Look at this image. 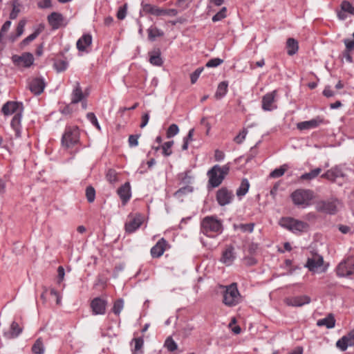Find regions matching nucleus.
I'll use <instances>...</instances> for the list:
<instances>
[{
	"label": "nucleus",
	"instance_id": "obj_1",
	"mask_svg": "<svg viewBox=\"0 0 354 354\" xmlns=\"http://www.w3.org/2000/svg\"><path fill=\"white\" fill-rule=\"evenodd\" d=\"M223 290V304L227 307H234L242 301V296L238 289V285L234 282L230 285H220Z\"/></svg>",
	"mask_w": 354,
	"mask_h": 354
},
{
	"label": "nucleus",
	"instance_id": "obj_2",
	"mask_svg": "<svg viewBox=\"0 0 354 354\" xmlns=\"http://www.w3.org/2000/svg\"><path fill=\"white\" fill-rule=\"evenodd\" d=\"M201 232L208 237L214 238L222 233V223L215 216H205L201 223Z\"/></svg>",
	"mask_w": 354,
	"mask_h": 354
},
{
	"label": "nucleus",
	"instance_id": "obj_3",
	"mask_svg": "<svg viewBox=\"0 0 354 354\" xmlns=\"http://www.w3.org/2000/svg\"><path fill=\"white\" fill-rule=\"evenodd\" d=\"M230 166L227 163L222 167L218 165L213 166L208 171L207 176L209 177L208 184L212 187H218L228 174Z\"/></svg>",
	"mask_w": 354,
	"mask_h": 354
},
{
	"label": "nucleus",
	"instance_id": "obj_4",
	"mask_svg": "<svg viewBox=\"0 0 354 354\" xmlns=\"http://www.w3.org/2000/svg\"><path fill=\"white\" fill-rule=\"evenodd\" d=\"M290 197L294 205L305 208L311 204L315 195L310 189H298L291 194Z\"/></svg>",
	"mask_w": 354,
	"mask_h": 354
},
{
	"label": "nucleus",
	"instance_id": "obj_5",
	"mask_svg": "<svg viewBox=\"0 0 354 354\" xmlns=\"http://www.w3.org/2000/svg\"><path fill=\"white\" fill-rule=\"evenodd\" d=\"M279 224L282 227L295 234L306 232L309 228V225L307 223L292 217L281 218Z\"/></svg>",
	"mask_w": 354,
	"mask_h": 354
},
{
	"label": "nucleus",
	"instance_id": "obj_6",
	"mask_svg": "<svg viewBox=\"0 0 354 354\" xmlns=\"http://www.w3.org/2000/svg\"><path fill=\"white\" fill-rule=\"evenodd\" d=\"M80 142V130L76 126L66 127L62 137V145L66 149L72 148Z\"/></svg>",
	"mask_w": 354,
	"mask_h": 354
},
{
	"label": "nucleus",
	"instance_id": "obj_7",
	"mask_svg": "<svg viewBox=\"0 0 354 354\" xmlns=\"http://www.w3.org/2000/svg\"><path fill=\"white\" fill-rule=\"evenodd\" d=\"M342 207V203L336 198H331L328 200H322L315 204V209L317 212L335 214Z\"/></svg>",
	"mask_w": 354,
	"mask_h": 354
},
{
	"label": "nucleus",
	"instance_id": "obj_8",
	"mask_svg": "<svg viewBox=\"0 0 354 354\" xmlns=\"http://www.w3.org/2000/svg\"><path fill=\"white\" fill-rule=\"evenodd\" d=\"M336 272L342 277L354 274V257H349L341 261L336 268Z\"/></svg>",
	"mask_w": 354,
	"mask_h": 354
},
{
	"label": "nucleus",
	"instance_id": "obj_9",
	"mask_svg": "<svg viewBox=\"0 0 354 354\" xmlns=\"http://www.w3.org/2000/svg\"><path fill=\"white\" fill-rule=\"evenodd\" d=\"M11 59L13 64L18 67L29 68L34 62V57L30 53H24L21 55H14Z\"/></svg>",
	"mask_w": 354,
	"mask_h": 354
},
{
	"label": "nucleus",
	"instance_id": "obj_10",
	"mask_svg": "<svg viewBox=\"0 0 354 354\" xmlns=\"http://www.w3.org/2000/svg\"><path fill=\"white\" fill-rule=\"evenodd\" d=\"M216 198L221 206H225L230 204L233 198V192L226 187H221L216 192Z\"/></svg>",
	"mask_w": 354,
	"mask_h": 354
},
{
	"label": "nucleus",
	"instance_id": "obj_11",
	"mask_svg": "<svg viewBox=\"0 0 354 354\" xmlns=\"http://www.w3.org/2000/svg\"><path fill=\"white\" fill-rule=\"evenodd\" d=\"M277 92L276 90L268 93L262 97V109L266 111H271L277 109L275 104Z\"/></svg>",
	"mask_w": 354,
	"mask_h": 354
},
{
	"label": "nucleus",
	"instance_id": "obj_12",
	"mask_svg": "<svg viewBox=\"0 0 354 354\" xmlns=\"http://www.w3.org/2000/svg\"><path fill=\"white\" fill-rule=\"evenodd\" d=\"M324 263L323 257L318 254H313L308 258L306 267L311 272H318L322 269Z\"/></svg>",
	"mask_w": 354,
	"mask_h": 354
},
{
	"label": "nucleus",
	"instance_id": "obj_13",
	"mask_svg": "<svg viewBox=\"0 0 354 354\" xmlns=\"http://www.w3.org/2000/svg\"><path fill=\"white\" fill-rule=\"evenodd\" d=\"M2 113L5 115H15L18 113H23L24 106L21 102L8 101L3 104L1 109Z\"/></svg>",
	"mask_w": 354,
	"mask_h": 354
},
{
	"label": "nucleus",
	"instance_id": "obj_14",
	"mask_svg": "<svg viewBox=\"0 0 354 354\" xmlns=\"http://www.w3.org/2000/svg\"><path fill=\"white\" fill-rule=\"evenodd\" d=\"M28 86L32 93L38 95L43 93L46 87V82L43 77H37L30 80Z\"/></svg>",
	"mask_w": 354,
	"mask_h": 354
},
{
	"label": "nucleus",
	"instance_id": "obj_15",
	"mask_svg": "<svg viewBox=\"0 0 354 354\" xmlns=\"http://www.w3.org/2000/svg\"><path fill=\"white\" fill-rule=\"evenodd\" d=\"M354 346V329L344 335L336 342V346L342 351H344L348 346Z\"/></svg>",
	"mask_w": 354,
	"mask_h": 354
},
{
	"label": "nucleus",
	"instance_id": "obj_16",
	"mask_svg": "<svg viewBox=\"0 0 354 354\" xmlns=\"http://www.w3.org/2000/svg\"><path fill=\"white\" fill-rule=\"evenodd\" d=\"M107 302L106 300L100 298L95 297L91 302V308L92 309L93 315H104L106 313V307Z\"/></svg>",
	"mask_w": 354,
	"mask_h": 354
},
{
	"label": "nucleus",
	"instance_id": "obj_17",
	"mask_svg": "<svg viewBox=\"0 0 354 354\" xmlns=\"http://www.w3.org/2000/svg\"><path fill=\"white\" fill-rule=\"evenodd\" d=\"M310 302V298L307 295H300L288 297L285 303L289 306L300 307Z\"/></svg>",
	"mask_w": 354,
	"mask_h": 354
},
{
	"label": "nucleus",
	"instance_id": "obj_18",
	"mask_svg": "<svg viewBox=\"0 0 354 354\" xmlns=\"http://www.w3.org/2000/svg\"><path fill=\"white\" fill-rule=\"evenodd\" d=\"M168 246L167 241L164 239L161 238L154 246L151 249V255L153 258L160 257Z\"/></svg>",
	"mask_w": 354,
	"mask_h": 354
},
{
	"label": "nucleus",
	"instance_id": "obj_19",
	"mask_svg": "<svg viewBox=\"0 0 354 354\" xmlns=\"http://www.w3.org/2000/svg\"><path fill=\"white\" fill-rule=\"evenodd\" d=\"M235 258L236 256L234 247L232 245H227L225 250L223 252L221 261L226 266H230Z\"/></svg>",
	"mask_w": 354,
	"mask_h": 354
},
{
	"label": "nucleus",
	"instance_id": "obj_20",
	"mask_svg": "<svg viewBox=\"0 0 354 354\" xmlns=\"http://www.w3.org/2000/svg\"><path fill=\"white\" fill-rule=\"evenodd\" d=\"M64 18L61 13L52 12L48 16V21L53 30L58 29L64 23Z\"/></svg>",
	"mask_w": 354,
	"mask_h": 354
},
{
	"label": "nucleus",
	"instance_id": "obj_21",
	"mask_svg": "<svg viewBox=\"0 0 354 354\" xmlns=\"http://www.w3.org/2000/svg\"><path fill=\"white\" fill-rule=\"evenodd\" d=\"M123 205H125L131 198V192L129 183H125L117 191Z\"/></svg>",
	"mask_w": 354,
	"mask_h": 354
},
{
	"label": "nucleus",
	"instance_id": "obj_22",
	"mask_svg": "<svg viewBox=\"0 0 354 354\" xmlns=\"http://www.w3.org/2000/svg\"><path fill=\"white\" fill-rule=\"evenodd\" d=\"M86 97V95L83 93L80 83L78 82H76L71 93V104H77L84 100Z\"/></svg>",
	"mask_w": 354,
	"mask_h": 354
},
{
	"label": "nucleus",
	"instance_id": "obj_23",
	"mask_svg": "<svg viewBox=\"0 0 354 354\" xmlns=\"http://www.w3.org/2000/svg\"><path fill=\"white\" fill-rule=\"evenodd\" d=\"M344 44H345V50L342 53V56L348 62L352 63V55L354 50V41L349 39H344Z\"/></svg>",
	"mask_w": 354,
	"mask_h": 354
},
{
	"label": "nucleus",
	"instance_id": "obj_24",
	"mask_svg": "<svg viewBox=\"0 0 354 354\" xmlns=\"http://www.w3.org/2000/svg\"><path fill=\"white\" fill-rule=\"evenodd\" d=\"M323 122V119L320 117L312 119L308 121L301 122L297 124V128L300 130L309 129L318 127Z\"/></svg>",
	"mask_w": 354,
	"mask_h": 354
},
{
	"label": "nucleus",
	"instance_id": "obj_25",
	"mask_svg": "<svg viewBox=\"0 0 354 354\" xmlns=\"http://www.w3.org/2000/svg\"><path fill=\"white\" fill-rule=\"evenodd\" d=\"M23 113H16L12 120H11V127L15 132V137L20 138L21 136V122L22 118Z\"/></svg>",
	"mask_w": 354,
	"mask_h": 354
},
{
	"label": "nucleus",
	"instance_id": "obj_26",
	"mask_svg": "<svg viewBox=\"0 0 354 354\" xmlns=\"http://www.w3.org/2000/svg\"><path fill=\"white\" fill-rule=\"evenodd\" d=\"M92 44V36L90 34L83 35L77 41L76 46L79 51H84Z\"/></svg>",
	"mask_w": 354,
	"mask_h": 354
},
{
	"label": "nucleus",
	"instance_id": "obj_27",
	"mask_svg": "<svg viewBox=\"0 0 354 354\" xmlns=\"http://www.w3.org/2000/svg\"><path fill=\"white\" fill-rule=\"evenodd\" d=\"M23 331V328L19 326L18 323L12 322L10 330L8 332L4 333V336L7 339H14L17 337Z\"/></svg>",
	"mask_w": 354,
	"mask_h": 354
},
{
	"label": "nucleus",
	"instance_id": "obj_28",
	"mask_svg": "<svg viewBox=\"0 0 354 354\" xmlns=\"http://www.w3.org/2000/svg\"><path fill=\"white\" fill-rule=\"evenodd\" d=\"M141 6V12L145 14H150L157 17L161 16V8L155 5L142 2Z\"/></svg>",
	"mask_w": 354,
	"mask_h": 354
},
{
	"label": "nucleus",
	"instance_id": "obj_29",
	"mask_svg": "<svg viewBox=\"0 0 354 354\" xmlns=\"http://www.w3.org/2000/svg\"><path fill=\"white\" fill-rule=\"evenodd\" d=\"M142 225V219L140 216L135 217L125 223V230L128 233H133Z\"/></svg>",
	"mask_w": 354,
	"mask_h": 354
},
{
	"label": "nucleus",
	"instance_id": "obj_30",
	"mask_svg": "<svg viewBox=\"0 0 354 354\" xmlns=\"http://www.w3.org/2000/svg\"><path fill=\"white\" fill-rule=\"evenodd\" d=\"M26 24V19H21L17 25L16 28V32L15 34H11L9 37V39L10 41L14 42L17 38L22 35L24 32V28Z\"/></svg>",
	"mask_w": 354,
	"mask_h": 354
},
{
	"label": "nucleus",
	"instance_id": "obj_31",
	"mask_svg": "<svg viewBox=\"0 0 354 354\" xmlns=\"http://www.w3.org/2000/svg\"><path fill=\"white\" fill-rule=\"evenodd\" d=\"M26 24V19H21L17 25L16 28V32L15 34H11L9 37V39L10 41L14 42L17 38L22 35L24 32V28Z\"/></svg>",
	"mask_w": 354,
	"mask_h": 354
},
{
	"label": "nucleus",
	"instance_id": "obj_32",
	"mask_svg": "<svg viewBox=\"0 0 354 354\" xmlns=\"http://www.w3.org/2000/svg\"><path fill=\"white\" fill-rule=\"evenodd\" d=\"M318 326H326L327 328H333L335 325V319L333 315L329 314L324 319H319L317 322Z\"/></svg>",
	"mask_w": 354,
	"mask_h": 354
},
{
	"label": "nucleus",
	"instance_id": "obj_33",
	"mask_svg": "<svg viewBox=\"0 0 354 354\" xmlns=\"http://www.w3.org/2000/svg\"><path fill=\"white\" fill-rule=\"evenodd\" d=\"M228 84L227 82H221L218 84L214 97L217 100L223 98L227 93Z\"/></svg>",
	"mask_w": 354,
	"mask_h": 354
},
{
	"label": "nucleus",
	"instance_id": "obj_34",
	"mask_svg": "<svg viewBox=\"0 0 354 354\" xmlns=\"http://www.w3.org/2000/svg\"><path fill=\"white\" fill-rule=\"evenodd\" d=\"M149 62L154 66H160L163 64V61L160 56L159 50L151 52L149 53Z\"/></svg>",
	"mask_w": 354,
	"mask_h": 354
},
{
	"label": "nucleus",
	"instance_id": "obj_35",
	"mask_svg": "<svg viewBox=\"0 0 354 354\" xmlns=\"http://www.w3.org/2000/svg\"><path fill=\"white\" fill-rule=\"evenodd\" d=\"M42 30L43 27L37 28L33 33L30 34L21 41L20 47L22 48L35 40L41 32Z\"/></svg>",
	"mask_w": 354,
	"mask_h": 354
},
{
	"label": "nucleus",
	"instance_id": "obj_36",
	"mask_svg": "<svg viewBox=\"0 0 354 354\" xmlns=\"http://www.w3.org/2000/svg\"><path fill=\"white\" fill-rule=\"evenodd\" d=\"M286 48L289 55H295L299 48L298 42L293 38L288 39L286 41Z\"/></svg>",
	"mask_w": 354,
	"mask_h": 354
},
{
	"label": "nucleus",
	"instance_id": "obj_37",
	"mask_svg": "<svg viewBox=\"0 0 354 354\" xmlns=\"http://www.w3.org/2000/svg\"><path fill=\"white\" fill-rule=\"evenodd\" d=\"M250 183L247 178H243L239 187L236 190V196L241 198L245 196L248 192Z\"/></svg>",
	"mask_w": 354,
	"mask_h": 354
},
{
	"label": "nucleus",
	"instance_id": "obj_38",
	"mask_svg": "<svg viewBox=\"0 0 354 354\" xmlns=\"http://www.w3.org/2000/svg\"><path fill=\"white\" fill-rule=\"evenodd\" d=\"M32 352L35 354H44L45 348L41 337H39L32 346Z\"/></svg>",
	"mask_w": 354,
	"mask_h": 354
},
{
	"label": "nucleus",
	"instance_id": "obj_39",
	"mask_svg": "<svg viewBox=\"0 0 354 354\" xmlns=\"http://www.w3.org/2000/svg\"><path fill=\"white\" fill-rule=\"evenodd\" d=\"M147 32L148 38L150 41H153L156 37H162L164 35V32L162 30L153 26L149 28Z\"/></svg>",
	"mask_w": 354,
	"mask_h": 354
},
{
	"label": "nucleus",
	"instance_id": "obj_40",
	"mask_svg": "<svg viewBox=\"0 0 354 354\" xmlns=\"http://www.w3.org/2000/svg\"><path fill=\"white\" fill-rule=\"evenodd\" d=\"M322 171V169L317 167L311 170L310 172L305 173L300 176V179L303 180H311L315 178Z\"/></svg>",
	"mask_w": 354,
	"mask_h": 354
},
{
	"label": "nucleus",
	"instance_id": "obj_41",
	"mask_svg": "<svg viewBox=\"0 0 354 354\" xmlns=\"http://www.w3.org/2000/svg\"><path fill=\"white\" fill-rule=\"evenodd\" d=\"M68 66V63L66 60L58 59L54 62L53 67L57 72L60 73L66 71Z\"/></svg>",
	"mask_w": 354,
	"mask_h": 354
},
{
	"label": "nucleus",
	"instance_id": "obj_42",
	"mask_svg": "<svg viewBox=\"0 0 354 354\" xmlns=\"http://www.w3.org/2000/svg\"><path fill=\"white\" fill-rule=\"evenodd\" d=\"M288 168L287 165H283L280 167L274 169L270 174V177L276 178L282 176Z\"/></svg>",
	"mask_w": 354,
	"mask_h": 354
},
{
	"label": "nucleus",
	"instance_id": "obj_43",
	"mask_svg": "<svg viewBox=\"0 0 354 354\" xmlns=\"http://www.w3.org/2000/svg\"><path fill=\"white\" fill-rule=\"evenodd\" d=\"M106 178L110 183H115L118 180V173L113 169H109L106 174Z\"/></svg>",
	"mask_w": 354,
	"mask_h": 354
},
{
	"label": "nucleus",
	"instance_id": "obj_44",
	"mask_svg": "<svg viewBox=\"0 0 354 354\" xmlns=\"http://www.w3.org/2000/svg\"><path fill=\"white\" fill-rule=\"evenodd\" d=\"M164 346L170 352L176 351L178 347L177 344L171 337H169L166 339Z\"/></svg>",
	"mask_w": 354,
	"mask_h": 354
},
{
	"label": "nucleus",
	"instance_id": "obj_45",
	"mask_svg": "<svg viewBox=\"0 0 354 354\" xmlns=\"http://www.w3.org/2000/svg\"><path fill=\"white\" fill-rule=\"evenodd\" d=\"M194 129H191L187 136L184 138L183 144L182 145V149L183 150H187L188 149L189 142L193 140V136H194Z\"/></svg>",
	"mask_w": 354,
	"mask_h": 354
},
{
	"label": "nucleus",
	"instance_id": "obj_46",
	"mask_svg": "<svg viewBox=\"0 0 354 354\" xmlns=\"http://www.w3.org/2000/svg\"><path fill=\"white\" fill-rule=\"evenodd\" d=\"M341 9L348 14L354 15V6L348 1H343L342 2Z\"/></svg>",
	"mask_w": 354,
	"mask_h": 354
},
{
	"label": "nucleus",
	"instance_id": "obj_47",
	"mask_svg": "<svg viewBox=\"0 0 354 354\" xmlns=\"http://www.w3.org/2000/svg\"><path fill=\"white\" fill-rule=\"evenodd\" d=\"M123 307H124L123 300L121 299H118L113 304L112 311L115 315H120L122 310L123 309Z\"/></svg>",
	"mask_w": 354,
	"mask_h": 354
},
{
	"label": "nucleus",
	"instance_id": "obj_48",
	"mask_svg": "<svg viewBox=\"0 0 354 354\" xmlns=\"http://www.w3.org/2000/svg\"><path fill=\"white\" fill-rule=\"evenodd\" d=\"M86 197L88 203H93L95 198V190L92 186L86 189Z\"/></svg>",
	"mask_w": 354,
	"mask_h": 354
},
{
	"label": "nucleus",
	"instance_id": "obj_49",
	"mask_svg": "<svg viewBox=\"0 0 354 354\" xmlns=\"http://www.w3.org/2000/svg\"><path fill=\"white\" fill-rule=\"evenodd\" d=\"M248 132V131L247 129H243V130L240 131L236 136L234 137V142L238 145L242 144L246 138Z\"/></svg>",
	"mask_w": 354,
	"mask_h": 354
},
{
	"label": "nucleus",
	"instance_id": "obj_50",
	"mask_svg": "<svg viewBox=\"0 0 354 354\" xmlns=\"http://www.w3.org/2000/svg\"><path fill=\"white\" fill-rule=\"evenodd\" d=\"M174 145V141H168L165 142L162 145V153L165 156H169L172 153V151L171 149V147Z\"/></svg>",
	"mask_w": 354,
	"mask_h": 354
},
{
	"label": "nucleus",
	"instance_id": "obj_51",
	"mask_svg": "<svg viewBox=\"0 0 354 354\" xmlns=\"http://www.w3.org/2000/svg\"><path fill=\"white\" fill-rule=\"evenodd\" d=\"M227 8L225 7H223L219 12H218L215 15L212 17V21L214 22L219 21L225 18L227 16Z\"/></svg>",
	"mask_w": 354,
	"mask_h": 354
},
{
	"label": "nucleus",
	"instance_id": "obj_52",
	"mask_svg": "<svg viewBox=\"0 0 354 354\" xmlns=\"http://www.w3.org/2000/svg\"><path fill=\"white\" fill-rule=\"evenodd\" d=\"M179 128L176 124H171L167 130V138H170L177 135Z\"/></svg>",
	"mask_w": 354,
	"mask_h": 354
},
{
	"label": "nucleus",
	"instance_id": "obj_53",
	"mask_svg": "<svg viewBox=\"0 0 354 354\" xmlns=\"http://www.w3.org/2000/svg\"><path fill=\"white\" fill-rule=\"evenodd\" d=\"M86 118L97 129H100V126L98 123L97 119L93 113H88L86 114Z\"/></svg>",
	"mask_w": 354,
	"mask_h": 354
},
{
	"label": "nucleus",
	"instance_id": "obj_54",
	"mask_svg": "<svg viewBox=\"0 0 354 354\" xmlns=\"http://www.w3.org/2000/svg\"><path fill=\"white\" fill-rule=\"evenodd\" d=\"M223 62V60L220 58H214V59H209L206 63L205 66L208 68L216 67V66H219L220 64H221Z\"/></svg>",
	"mask_w": 354,
	"mask_h": 354
},
{
	"label": "nucleus",
	"instance_id": "obj_55",
	"mask_svg": "<svg viewBox=\"0 0 354 354\" xmlns=\"http://www.w3.org/2000/svg\"><path fill=\"white\" fill-rule=\"evenodd\" d=\"M321 177L328 179L330 180H334L335 178L337 177V174H336L335 169H331L322 174Z\"/></svg>",
	"mask_w": 354,
	"mask_h": 354
},
{
	"label": "nucleus",
	"instance_id": "obj_56",
	"mask_svg": "<svg viewBox=\"0 0 354 354\" xmlns=\"http://www.w3.org/2000/svg\"><path fill=\"white\" fill-rule=\"evenodd\" d=\"M140 138V135H131L129 137V145L130 147H134L138 145V138Z\"/></svg>",
	"mask_w": 354,
	"mask_h": 354
},
{
	"label": "nucleus",
	"instance_id": "obj_57",
	"mask_svg": "<svg viewBox=\"0 0 354 354\" xmlns=\"http://www.w3.org/2000/svg\"><path fill=\"white\" fill-rule=\"evenodd\" d=\"M254 223H245V224H241L239 226V228L243 232H252L254 230Z\"/></svg>",
	"mask_w": 354,
	"mask_h": 354
},
{
	"label": "nucleus",
	"instance_id": "obj_58",
	"mask_svg": "<svg viewBox=\"0 0 354 354\" xmlns=\"http://www.w3.org/2000/svg\"><path fill=\"white\" fill-rule=\"evenodd\" d=\"M11 26V21H6L3 25L1 27V31H0V41H1L2 38L3 37L4 35L8 31Z\"/></svg>",
	"mask_w": 354,
	"mask_h": 354
},
{
	"label": "nucleus",
	"instance_id": "obj_59",
	"mask_svg": "<svg viewBox=\"0 0 354 354\" xmlns=\"http://www.w3.org/2000/svg\"><path fill=\"white\" fill-rule=\"evenodd\" d=\"M203 71V68H198L191 74L190 80H191L192 84H194L197 81V80L198 79V77Z\"/></svg>",
	"mask_w": 354,
	"mask_h": 354
},
{
	"label": "nucleus",
	"instance_id": "obj_60",
	"mask_svg": "<svg viewBox=\"0 0 354 354\" xmlns=\"http://www.w3.org/2000/svg\"><path fill=\"white\" fill-rule=\"evenodd\" d=\"M127 6L124 4L122 7H120L117 12V17L118 19H124L127 15Z\"/></svg>",
	"mask_w": 354,
	"mask_h": 354
},
{
	"label": "nucleus",
	"instance_id": "obj_61",
	"mask_svg": "<svg viewBox=\"0 0 354 354\" xmlns=\"http://www.w3.org/2000/svg\"><path fill=\"white\" fill-rule=\"evenodd\" d=\"M192 188L189 186H185L181 188H180L178 191L176 192L175 195L176 196H181L183 194H185L188 192H192Z\"/></svg>",
	"mask_w": 354,
	"mask_h": 354
},
{
	"label": "nucleus",
	"instance_id": "obj_62",
	"mask_svg": "<svg viewBox=\"0 0 354 354\" xmlns=\"http://www.w3.org/2000/svg\"><path fill=\"white\" fill-rule=\"evenodd\" d=\"M178 14V11L176 9H162L161 8V16H176Z\"/></svg>",
	"mask_w": 354,
	"mask_h": 354
},
{
	"label": "nucleus",
	"instance_id": "obj_63",
	"mask_svg": "<svg viewBox=\"0 0 354 354\" xmlns=\"http://www.w3.org/2000/svg\"><path fill=\"white\" fill-rule=\"evenodd\" d=\"M183 183H189L191 177L188 175L187 172H184L178 176Z\"/></svg>",
	"mask_w": 354,
	"mask_h": 354
},
{
	"label": "nucleus",
	"instance_id": "obj_64",
	"mask_svg": "<svg viewBox=\"0 0 354 354\" xmlns=\"http://www.w3.org/2000/svg\"><path fill=\"white\" fill-rule=\"evenodd\" d=\"M323 95L326 97L334 96L335 93L331 90L330 86H327L323 91Z\"/></svg>",
	"mask_w": 354,
	"mask_h": 354
}]
</instances>
